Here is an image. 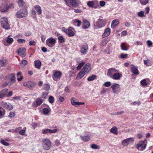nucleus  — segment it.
Wrapping results in <instances>:
<instances>
[{
  "label": "nucleus",
  "instance_id": "f257e3e1",
  "mask_svg": "<svg viewBox=\"0 0 153 153\" xmlns=\"http://www.w3.org/2000/svg\"><path fill=\"white\" fill-rule=\"evenodd\" d=\"M42 145L44 150H48L51 147V142L49 139H44L42 140Z\"/></svg>",
  "mask_w": 153,
  "mask_h": 153
},
{
  "label": "nucleus",
  "instance_id": "f03ea898",
  "mask_svg": "<svg viewBox=\"0 0 153 153\" xmlns=\"http://www.w3.org/2000/svg\"><path fill=\"white\" fill-rule=\"evenodd\" d=\"M28 14L26 9H21L16 13V16L18 18H22L26 17Z\"/></svg>",
  "mask_w": 153,
  "mask_h": 153
},
{
  "label": "nucleus",
  "instance_id": "7ed1b4c3",
  "mask_svg": "<svg viewBox=\"0 0 153 153\" xmlns=\"http://www.w3.org/2000/svg\"><path fill=\"white\" fill-rule=\"evenodd\" d=\"M106 24V21L105 19H99L94 24V28L96 29L100 28L104 26Z\"/></svg>",
  "mask_w": 153,
  "mask_h": 153
},
{
  "label": "nucleus",
  "instance_id": "20e7f679",
  "mask_svg": "<svg viewBox=\"0 0 153 153\" xmlns=\"http://www.w3.org/2000/svg\"><path fill=\"white\" fill-rule=\"evenodd\" d=\"M62 75V73L60 71L54 70L53 71L52 78L55 81H58L60 79Z\"/></svg>",
  "mask_w": 153,
  "mask_h": 153
},
{
  "label": "nucleus",
  "instance_id": "39448f33",
  "mask_svg": "<svg viewBox=\"0 0 153 153\" xmlns=\"http://www.w3.org/2000/svg\"><path fill=\"white\" fill-rule=\"evenodd\" d=\"M1 25L3 28L6 30L10 29V25L8 23L7 19L5 17H2L1 19Z\"/></svg>",
  "mask_w": 153,
  "mask_h": 153
},
{
  "label": "nucleus",
  "instance_id": "423d86ee",
  "mask_svg": "<svg viewBox=\"0 0 153 153\" xmlns=\"http://www.w3.org/2000/svg\"><path fill=\"white\" fill-rule=\"evenodd\" d=\"M111 88L112 89L113 92L114 94H118L121 91L120 85L118 84L113 83L111 85Z\"/></svg>",
  "mask_w": 153,
  "mask_h": 153
},
{
  "label": "nucleus",
  "instance_id": "0eeeda50",
  "mask_svg": "<svg viewBox=\"0 0 153 153\" xmlns=\"http://www.w3.org/2000/svg\"><path fill=\"white\" fill-rule=\"evenodd\" d=\"M36 85V82L32 81H29L23 83L24 86L27 87L30 90H33Z\"/></svg>",
  "mask_w": 153,
  "mask_h": 153
},
{
  "label": "nucleus",
  "instance_id": "6e6552de",
  "mask_svg": "<svg viewBox=\"0 0 153 153\" xmlns=\"http://www.w3.org/2000/svg\"><path fill=\"white\" fill-rule=\"evenodd\" d=\"M56 42V40L55 39L50 37L46 40V44L49 47L52 48L54 46Z\"/></svg>",
  "mask_w": 153,
  "mask_h": 153
},
{
  "label": "nucleus",
  "instance_id": "1a4fd4ad",
  "mask_svg": "<svg viewBox=\"0 0 153 153\" xmlns=\"http://www.w3.org/2000/svg\"><path fill=\"white\" fill-rule=\"evenodd\" d=\"M80 52L83 55H85L88 51V46L86 43H84L80 47Z\"/></svg>",
  "mask_w": 153,
  "mask_h": 153
},
{
  "label": "nucleus",
  "instance_id": "9d476101",
  "mask_svg": "<svg viewBox=\"0 0 153 153\" xmlns=\"http://www.w3.org/2000/svg\"><path fill=\"white\" fill-rule=\"evenodd\" d=\"M1 106L9 110H11L13 108L12 105L9 103H6L4 102H2L1 103Z\"/></svg>",
  "mask_w": 153,
  "mask_h": 153
},
{
  "label": "nucleus",
  "instance_id": "9b49d317",
  "mask_svg": "<svg viewBox=\"0 0 153 153\" xmlns=\"http://www.w3.org/2000/svg\"><path fill=\"white\" fill-rule=\"evenodd\" d=\"M119 71L114 68H111L108 69L107 75L108 76L111 78L113 76V75L116 72H118Z\"/></svg>",
  "mask_w": 153,
  "mask_h": 153
},
{
  "label": "nucleus",
  "instance_id": "f8f14e48",
  "mask_svg": "<svg viewBox=\"0 0 153 153\" xmlns=\"http://www.w3.org/2000/svg\"><path fill=\"white\" fill-rule=\"evenodd\" d=\"M18 54L22 57H25L26 54V50L25 48H19L17 52Z\"/></svg>",
  "mask_w": 153,
  "mask_h": 153
},
{
  "label": "nucleus",
  "instance_id": "ddd939ff",
  "mask_svg": "<svg viewBox=\"0 0 153 153\" xmlns=\"http://www.w3.org/2000/svg\"><path fill=\"white\" fill-rule=\"evenodd\" d=\"M146 145L144 142H140L136 146V148L139 150L141 151L144 150L146 148Z\"/></svg>",
  "mask_w": 153,
  "mask_h": 153
},
{
  "label": "nucleus",
  "instance_id": "4468645a",
  "mask_svg": "<svg viewBox=\"0 0 153 153\" xmlns=\"http://www.w3.org/2000/svg\"><path fill=\"white\" fill-rule=\"evenodd\" d=\"M134 139L133 138L130 137L123 140L122 142V145L124 146H127L129 143L133 142Z\"/></svg>",
  "mask_w": 153,
  "mask_h": 153
},
{
  "label": "nucleus",
  "instance_id": "2eb2a0df",
  "mask_svg": "<svg viewBox=\"0 0 153 153\" xmlns=\"http://www.w3.org/2000/svg\"><path fill=\"white\" fill-rule=\"evenodd\" d=\"M19 6L21 9H26L27 7L26 3L23 0H19L18 1Z\"/></svg>",
  "mask_w": 153,
  "mask_h": 153
},
{
  "label": "nucleus",
  "instance_id": "dca6fc26",
  "mask_svg": "<svg viewBox=\"0 0 153 153\" xmlns=\"http://www.w3.org/2000/svg\"><path fill=\"white\" fill-rule=\"evenodd\" d=\"M57 131V129H45L42 130V133L44 134H48L54 133L56 132Z\"/></svg>",
  "mask_w": 153,
  "mask_h": 153
},
{
  "label": "nucleus",
  "instance_id": "f3484780",
  "mask_svg": "<svg viewBox=\"0 0 153 153\" xmlns=\"http://www.w3.org/2000/svg\"><path fill=\"white\" fill-rule=\"evenodd\" d=\"M122 76V74L121 72H116L114 74L113 76L111 78L114 79L119 80Z\"/></svg>",
  "mask_w": 153,
  "mask_h": 153
},
{
  "label": "nucleus",
  "instance_id": "a211bd4d",
  "mask_svg": "<svg viewBox=\"0 0 153 153\" xmlns=\"http://www.w3.org/2000/svg\"><path fill=\"white\" fill-rule=\"evenodd\" d=\"M91 65L90 64L88 63L86 64L82 70L85 73L88 72L91 69Z\"/></svg>",
  "mask_w": 153,
  "mask_h": 153
},
{
  "label": "nucleus",
  "instance_id": "6ab92c4d",
  "mask_svg": "<svg viewBox=\"0 0 153 153\" xmlns=\"http://www.w3.org/2000/svg\"><path fill=\"white\" fill-rule=\"evenodd\" d=\"M9 7L6 4H3L1 5L0 7V11L3 12H5L8 10Z\"/></svg>",
  "mask_w": 153,
  "mask_h": 153
},
{
  "label": "nucleus",
  "instance_id": "aec40b11",
  "mask_svg": "<svg viewBox=\"0 0 153 153\" xmlns=\"http://www.w3.org/2000/svg\"><path fill=\"white\" fill-rule=\"evenodd\" d=\"M90 26V23L87 20H84L83 22L82 28L85 29L88 28Z\"/></svg>",
  "mask_w": 153,
  "mask_h": 153
},
{
  "label": "nucleus",
  "instance_id": "412c9836",
  "mask_svg": "<svg viewBox=\"0 0 153 153\" xmlns=\"http://www.w3.org/2000/svg\"><path fill=\"white\" fill-rule=\"evenodd\" d=\"M111 30L110 28H108L105 30L104 33L102 35L103 37H105L108 36L110 33Z\"/></svg>",
  "mask_w": 153,
  "mask_h": 153
},
{
  "label": "nucleus",
  "instance_id": "4be33fe9",
  "mask_svg": "<svg viewBox=\"0 0 153 153\" xmlns=\"http://www.w3.org/2000/svg\"><path fill=\"white\" fill-rule=\"evenodd\" d=\"M74 31V29L71 27H69L68 28V30L67 33L68 34V36H72L74 35L75 34Z\"/></svg>",
  "mask_w": 153,
  "mask_h": 153
},
{
  "label": "nucleus",
  "instance_id": "5701e85b",
  "mask_svg": "<svg viewBox=\"0 0 153 153\" xmlns=\"http://www.w3.org/2000/svg\"><path fill=\"white\" fill-rule=\"evenodd\" d=\"M85 73L82 70L77 74L76 79H81L85 75Z\"/></svg>",
  "mask_w": 153,
  "mask_h": 153
},
{
  "label": "nucleus",
  "instance_id": "b1692460",
  "mask_svg": "<svg viewBox=\"0 0 153 153\" xmlns=\"http://www.w3.org/2000/svg\"><path fill=\"white\" fill-rule=\"evenodd\" d=\"M8 91L7 89H4L2 90L0 92V98L3 97L6 94Z\"/></svg>",
  "mask_w": 153,
  "mask_h": 153
},
{
  "label": "nucleus",
  "instance_id": "393cba45",
  "mask_svg": "<svg viewBox=\"0 0 153 153\" xmlns=\"http://www.w3.org/2000/svg\"><path fill=\"white\" fill-rule=\"evenodd\" d=\"M34 64L35 67L38 69H39L41 65V62L39 60H36L34 61Z\"/></svg>",
  "mask_w": 153,
  "mask_h": 153
},
{
  "label": "nucleus",
  "instance_id": "a878e982",
  "mask_svg": "<svg viewBox=\"0 0 153 153\" xmlns=\"http://www.w3.org/2000/svg\"><path fill=\"white\" fill-rule=\"evenodd\" d=\"M34 7V8L36 10V11L38 12V14L40 15L42 13V10L41 7L39 5H35Z\"/></svg>",
  "mask_w": 153,
  "mask_h": 153
},
{
  "label": "nucleus",
  "instance_id": "bb28decb",
  "mask_svg": "<svg viewBox=\"0 0 153 153\" xmlns=\"http://www.w3.org/2000/svg\"><path fill=\"white\" fill-rule=\"evenodd\" d=\"M81 139L85 142H87L90 139V137L88 135H85L84 136H80Z\"/></svg>",
  "mask_w": 153,
  "mask_h": 153
},
{
  "label": "nucleus",
  "instance_id": "cd10ccee",
  "mask_svg": "<svg viewBox=\"0 0 153 153\" xmlns=\"http://www.w3.org/2000/svg\"><path fill=\"white\" fill-rule=\"evenodd\" d=\"M7 64V61L5 58H2L0 60V66L3 67L5 66Z\"/></svg>",
  "mask_w": 153,
  "mask_h": 153
},
{
  "label": "nucleus",
  "instance_id": "c85d7f7f",
  "mask_svg": "<svg viewBox=\"0 0 153 153\" xmlns=\"http://www.w3.org/2000/svg\"><path fill=\"white\" fill-rule=\"evenodd\" d=\"M132 72L135 75H138L139 74V71L137 68L135 66H133L131 68Z\"/></svg>",
  "mask_w": 153,
  "mask_h": 153
},
{
  "label": "nucleus",
  "instance_id": "c756f323",
  "mask_svg": "<svg viewBox=\"0 0 153 153\" xmlns=\"http://www.w3.org/2000/svg\"><path fill=\"white\" fill-rule=\"evenodd\" d=\"M110 131L111 133L115 134H118L117 128L115 126H114L111 128L110 129Z\"/></svg>",
  "mask_w": 153,
  "mask_h": 153
},
{
  "label": "nucleus",
  "instance_id": "7c9ffc66",
  "mask_svg": "<svg viewBox=\"0 0 153 153\" xmlns=\"http://www.w3.org/2000/svg\"><path fill=\"white\" fill-rule=\"evenodd\" d=\"M75 99L73 97H72L71 99V103L72 105L75 106H78L79 102H77L75 100Z\"/></svg>",
  "mask_w": 153,
  "mask_h": 153
},
{
  "label": "nucleus",
  "instance_id": "2f4dec72",
  "mask_svg": "<svg viewBox=\"0 0 153 153\" xmlns=\"http://www.w3.org/2000/svg\"><path fill=\"white\" fill-rule=\"evenodd\" d=\"M118 21L117 20H114L112 21L111 25V27L113 28L118 24Z\"/></svg>",
  "mask_w": 153,
  "mask_h": 153
},
{
  "label": "nucleus",
  "instance_id": "473e14b6",
  "mask_svg": "<svg viewBox=\"0 0 153 153\" xmlns=\"http://www.w3.org/2000/svg\"><path fill=\"white\" fill-rule=\"evenodd\" d=\"M51 109L49 108H44L43 109V113L44 114L47 115L50 111Z\"/></svg>",
  "mask_w": 153,
  "mask_h": 153
},
{
  "label": "nucleus",
  "instance_id": "72a5a7b5",
  "mask_svg": "<svg viewBox=\"0 0 153 153\" xmlns=\"http://www.w3.org/2000/svg\"><path fill=\"white\" fill-rule=\"evenodd\" d=\"M79 65L77 67L76 69L77 70H79L81 69L82 67L84 65L85 63L84 62L82 61L80 63L78 62Z\"/></svg>",
  "mask_w": 153,
  "mask_h": 153
},
{
  "label": "nucleus",
  "instance_id": "f704fd0d",
  "mask_svg": "<svg viewBox=\"0 0 153 153\" xmlns=\"http://www.w3.org/2000/svg\"><path fill=\"white\" fill-rule=\"evenodd\" d=\"M43 102V100L41 98H37L36 101V104L37 106L40 105Z\"/></svg>",
  "mask_w": 153,
  "mask_h": 153
},
{
  "label": "nucleus",
  "instance_id": "c9c22d12",
  "mask_svg": "<svg viewBox=\"0 0 153 153\" xmlns=\"http://www.w3.org/2000/svg\"><path fill=\"white\" fill-rule=\"evenodd\" d=\"M70 4L74 7H76L77 6L76 1V0H71L70 1Z\"/></svg>",
  "mask_w": 153,
  "mask_h": 153
},
{
  "label": "nucleus",
  "instance_id": "e433bc0d",
  "mask_svg": "<svg viewBox=\"0 0 153 153\" xmlns=\"http://www.w3.org/2000/svg\"><path fill=\"white\" fill-rule=\"evenodd\" d=\"M91 147L93 149H99L100 146L99 145H97L95 144H93L91 145Z\"/></svg>",
  "mask_w": 153,
  "mask_h": 153
},
{
  "label": "nucleus",
  "instance_id": "4c0bfd02",
  "mask_svg": "<svg viewBox=\"0 0 153 153\" xmlns=\"http://www.w3.org/2000/svg\"><path fill=\"white\" fill-rule=\"evenodd\" d=\"M15 75V74H10L11 77L10 78V80L12 82H15L16 81Z\"/></svg>",
  "mask_w": 153,
  "mask_h": 153
},
{
  "label": "nucleus",
  "instance_id": "58836bf2",
  "mask_svg": "<svg viewBox=\"0 0 153 153\" xmlns=\"http://www.w3.org/2000/svg\"><path fill=\"white\" fill-rule=\"evenodd\" d=\"M87 5L89 7H93L94 5V1H89L87 2Z\"/></svg>",
  "mask_w": 153,
  "mask_h": 153
},
{
  "label": "nucleus",
  "instance_id": "ea45409f",
  "mask_svg": "<svg viewBox=\"0 0 153 153\" xmlns=\"http://www.w3.org/2000/svg\"><path fill=\"white\" fill-rule=\"evenodd\" d=\"M13 40V39L12 38L10 37L9 36L7 37L6 42L8 43L11 44L12 43Z\"/></svg>",
  "mask_w": 153,
  "mask_h": 153
},
{
  "label": "nucleus",
  "instance_id": "a19ab883",
  "mask_svg": "<svg viewBox=\"0 0 153 153\" xmlns=\"http://www.w3.org/2000/svg\"><path fill=\"white\" fill-rule=\"evenodd\" d=\"M97 78V76H96L95 75H93L92 76H91L87 78V80L88 81H92L93 80H94V79H96Z\"/></svg>",
  "mask_w": 153,
  "mask_h": 153
},
{
  "label": "nucleus",
  "instance_id": "79ce46f5",
  "mask_svg": "<svg viewBox=\"0 0 153 153\" xmlns=\"http://www.w3.org/2000/svg\"><path fill=\"white\" fill-rule=\"evenodd\" d=\"M26 127H24L23 129H22V130H21L20 131H19V134L22 135H25V133L26 132Z\"/></svg>",
  "mask_w": 153,
  "mask_h": 153
},
{
  "label": "nucleus",
  "instance_id": "37998d69",
  "mask_svg": "<svg viewBox=\"0 0 153 153\" xmlns=\"http://www.w3.org/2000/svg\"><path fill=\"white\" fill-rule=\"evenodd\" d=\"M144 64H145L147 66L150 65L151 64V61L149 59H147L146 60H144Z\"/></svg>",
  "mask_w": 153,
  "mask_h": 153
},
{
  "label": "nucleus",
  "instance_id": "c03bdc74",
  "mask_svg": "<svg viewBox=\"0 0 153 153\" xmlns=\"http://www.w3.org/2000/svg\"><path fill=\"white\" fill-rule=\"evenodd\" d=\"M121 47L122 50H123L127 51V48L124 43H123L121 44Z\"/></svg>",
  "mask_w": 153,
  "mask_h": 153
},
{
  "label": "nucleus",
  "instance_id": "a18cd8bd",
  "mask_svg": "<svg viewBox=\"0 0 153 153\" xmlns=\"http://www.w3.org/2000/svg\"><path fill=\"white\" fill-rule=\"evenodd\" d=\"M0 142L1 143L5 146H8L9 145L8 143L5 142L3 139H1Z\"/></svg>",
  "mask_w": 153,
  "mask_h": 153
},
{
  "label": "nucleus",
  "instance_id": "49530a36",
  "mask_svg": "<svg viewBox=\"0 0 153 153\" xmlns=\"http://www.w3.org/2000/svg\"><path fill=\"white\" fill-rule=\"evenodd\" d=\"M59 42L60 43H62L65 42V39L63 36H59L58 37Z\"/></svg>",
  "mask_w": 153,
  "mask_h": 153
},
{
  "label": "nucleus",
  "instance_id": "de8ad7c7",
  "mask_svg": "<svg viewBox=\"0 0 153 153\" xmlns=\"http://www.w3.org/2000/svg\"><path fill=\"white\" fill-rule=\"evenodd\" d=\"M74 22L75 23H77V26L78 27H79L80 26L81 24V22L79 21L77 19H75L74 20Z\"/></svg>",
  "mask_w": 153,
  "mask_h": 153
},
{
  "label": "nucleus",
  "instance_id": "09e8293b",
  "mask_svg": "<svg viewBox=\"0 0 153 153\" xmlns=\"http://www.w3.org/2000/svg\"><path fill=\"white\" fill-rule=\"evenodd\" d=\"M141 4L143 5H146L148 3L149 0H140Z\"/></svg>",
  "mask_w": 153,
  "mask_h": 153
},
{
  "label": "nucleus",
  "instance_id": "8fccbe9b",
  "mask_svg": "<svg viewBox=\"0 0 153 153\" xmlns=\"http://www.w3.org/2000/svg\"><path fill=\"white\" fill-rule=\"evenodd\" d=\"M21 72H19L17 74V77L19 76L20 75V78L18 77L17 78V80L19 81H21L23 77L21 76Z\"/></svg>",
  "mask_w": 153,
  "mask_h": 153
},
{
  "label": "nucleus",
  "instance_id": "3c124183",
  "mask_svg": "<svg viewBox=\"0 0 153 153\" xmlns=\"http://www.w3.org/2000/svg\"><path fill=\"white\" fill-rule=\"evenodd\" d=\"M43 88L45 90H48L50 88V86L48 84H45L43 85Z\"/></svg>",
  "mask_w": 153,
  "mask_h": 153
},
{
  "label": "nucleus",
  "instance_id": "603ef678",
  "mask_svg": "<svg viewBox=\"0 0 153 153\" xmlns=\"http://www.w3.org/2000/svg\"><path fill=\"white\" fill-rule=\"evenodd\" d=\"M144 12L143 11H141L138 13L137 15L140 17H142L144 16Z\"/></svg>",
  "mask_w": 153,
  "mask_h": 153
},
{
  "label": "nucleus",
  "instance_id": "864d4df0",
  "mask_svg": "<svg viewBox=\"0 0 153 153\" xmlns=\"http://www.w3.org/2000/svg\"><path fill=\"white\" fill-rule=\"evenodd\" d=\"M48 100L49 102L51 103H52L54 102V98L52 96H51L49 97Z\"/></svg>",
  "mask_w": 153,
  "mask_h": 153
},
{
  "label": "nucleus",
  "instance_id": "5fc2aeb1",
  "mask_svg": "<svg viewBox=\"0 0 153 153\" xmlns=\"http://www.w3.org/2000/svg\"><path fill=\"white\" fill-rule=\"evenodd\" d=\"M131 104H132L133 105H136L137 104L138 105H140V102L139 100L135 101L132 102L131 103Z\"/></svg>",
  "mask_w": 153,
  "mask_h": 153
},
{
  "label": "nucleus",
  "instance_id": "6e6d98bb",
  "mask_svg": "<svg viewBox=\"0 0 153 153\" xmlns=\"http://www.w3.org/2000/svg\"><path fill=\"white\" fill-rule=\"evenodd\" d=\"M104 85L106 87H109L111 85V83L110 82H107L104 84Z\"/></svg>",
  "mask_w": 153,
  "mask_h": 153
},
{
  "label": "nucleus",
  "instance_id": "4d7b16f0",
  "mask_svg": "<svg viewBox=\"0 0 153 153\" xmlns=\"http://www.w3.org/2000/svg\"><path fill=\"white\" fill-rule=\"evenodd\" d=\"M141 84L143 86H145L147 85V82L145 79H143L141 81Z\"/></svg>",
  "mask_w": 153,
  "mask_h": 153
},
{
  "label": "nucleus",
  "instance_id": "13d9d810",
  "mask_svg": "<svg viewBox=\"0 0 153 153\" xmlns=\"http://www.w3.org/2000/svg\"><path fill=\"white\" fill-rule=\"evenodd\" d=\"M15 115V114L13 112H10V114L9 115V117L10 118H12L14 117Z\"/></svg>",
  "mask_w": 153,
  "mask_h": 153
},
{
  "label": "nucleus",
  "instance_id": "bf43d9fd",
  "mask_svg": "<svg viewBox=\"0 0 153 153\" xmlns=\"http://www.w3.org/2000/svg\"><path fill=\"white\" fill-rule=\"evenodd\" d=\"M27 63V62L26 60H23L21 61L20 63V64H22L23 65H25Z\"/></svg>",
  "mask_w": 153,
  "mask_h": 153
},
{
  "label": "nucleus",
  "instance_id": "052dcab7",
  "mask_svg": "<svg viewBox=\"0 0 153 153\" xmlns=\"http://www.w3.org/2000/svg\"><path fill=\"white\" fill-rule=\"evenodd\" d=\"M17 42L20 43H25V40L22 39H17Z\"/></svg>",
  "mask_w": 153,
  "mask_h": 153
},
{
  "label": "nucleus",
  "instance_id": "680f3d73",
  "mask_svg": "<svg viewBox=\"0 0 153 153\" xmlns=\"http://www.w3.org/2000/svg\"><path fill=\"white\" fill-rule=\"evenodd\" d=\"M128 55L127 54H124L122 53L120 55V57L122 59L126 58L127 57Z\"/></svg>",
  "mask_w": 153,
  "mask_h": 153
},
{
  "label": "nucleus",
  "instance_id": "e2e57ef3",
  "mask_svg": "<svg viewBox=\"0 0 153 153\" xmlns=\"http://www.w3.org/2000/svg\"><path fill=\"white\" fill-rule=\"evenodd\" d=\"M54 143L55 145L57 146H59L60 144V142L59 140L57 139L55 140Z\"/></svg>",
  "mask_w": 153,
  "mask_h": 153
},
{
  "label": "nucleus",
  "instance_id": "0e129e2a",
  "mask_svg": "<svg viewBox=\"0 0 153 153\" xmlns=\"http://www.w3.org/2000/svg\"><path fill=\"white\" fill-rule=\"evenodd\" d=\"M48 94V92H44L42 94V97L46 99L47 97V96Z\"/></svg>",
  "mask_w": 153,
  "mask_h": 153
},
{
  "label": "nucleus",
  "instance_id": "69168bd1",
  "mask_svg": "<svg viewBox=\"0 0 153 153\" xmlns=\"http://www.w3.org/2000/svg\"><path fill=\"white\" fill-rule=\"evenodd\" d=\"M36 42L34 40L30 41L29 42V45L30 46L34 45H36Z\"/></svg>",
  "mask_w": 153,
  "mask_h": 153
},
{
  "label": "nucleus",
  "instance_id": "338daca9",
  "mask_svg": "<svg viewBox=\"0 0 153 153\" xmlns=\"http://www.w3.org/2000/svg\"><path fill=\"white\" fill-rule=\"evenodd\" d=\"M107 91V88H102V91H101L100 92V94H104Z\"/></svg>",
  "mask_w": 153,
  "mask_h": 153
},
{
  "label": "nucleus",
  "instance_id": "774afa93",
  "mask_svg": "<svg viewBox=\"0 0 153 153\" xmlns=\"http://www.w3.org/2000/svg\"><path fill=\"white\" fill-rule=\"evenodd\" d=\"M41 38L42 42L44 43L46 38L45 36L43 35H41Z\"/></svg>",
  "mask_w": 153,
  "mask_h": 153
}]
</instances>
